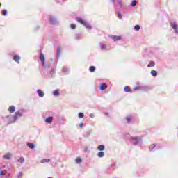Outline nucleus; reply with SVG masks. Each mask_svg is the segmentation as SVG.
<instances>
[{"mask_svg":"<svg viewBox=\"0 0 178 178\" xmlns=\"http://www.w3.org/2000/svg\"><path fill=\"white\" fill-rule=\"evenodd\" d=\"M24 112V111L23 110H19L18 111H16L15 113V115H13L12 117V119L8 122V124H10V123H15V122H16V120L17 119H19V118H22V116H23Z\"/></svg>","mask_w":178,"mask_h":178,"instance_id":"1","label":"nucleus"},{"mask_svg":"<svg viewBox=\"0 0 178 178\" xmlns=\"http://www.w3.org/2000/svg\"><path fill=\"white\" fill-rule=\"evenodd\" d=\"M76 20L85 26L86 28L88 29V30H91L92 27L90 26V24L88 22L83 21V19L80 17H76Z\"/></svg>","mask_w":178,"mask_h":178,"instance_id":"2","label":"nucleus"},{"mask_svg":"<svg viewBox=\"0 0 178 178\" xmlns=\"http://www.w3.org/2000/svg\"><path fill=\"white\" fill-rule=\"evenodd\" d=\"M131 140L132 144H134V145H138V144L141 143V138L140 137L131 138Z\"/></svg>","mask_w":178,"mask_h":178,"instance_id":"3","label":"nucleus"},{"mask_svg":"<svg viewBox=\"0 0 178 178\" xmlns=\"http://www.w3.org/2000/svg\"><path fill=\"white\" fill-rule=\"evenodd\" d=\"M40 60H41L42 66H43V67H47L45 66V56L42 53L40 54Z\"/></svg>","mask_w":178,"mask_h":178,"instance_id":"4","label":"nucleus"},{"mask_svg":"<svg viewBox=\"0 0 178 178\" xmlns=\"http://www.w3.org/2000/svg\"><path fill=\"white\" fill-rule=\"evenodd\" d=\"M49 20H50L51 24H55V23H56L58 22L56 18H55V17H54L52 15H50Z\"/></svg>","mask_w":178,"mask_h":178,"instance_id":"5","label":"nucleus"},{"mask_svg":"<svg viewBox=\"0 0 178 178\" xmlns=\"http://www.w3.org/2000/svg\"><path fill=\"white\" fill-rule=\"evenodd\" d=\"M52 120H54V117L52 116L48 117L44 120L45 122L48 124H51V123H52Z\"/></svg>","mask_w":178,"mask_h":178,"instance_id":"6","label":"nucleus"},{"mask_svg":"<svg viewBox=\"0 0 178 178\" xmlns=\"http://www.w3.org/2000/svg\"><path fill=\"white\" fill-rule=\"evenodd\" d=\"M110 38H111V40H113V41H120V40H121V37L120 36H109Z\"/></svg>","mask_w":178,"mask_h":178,"instance_id":"7","label":"nucleus"},{"mask_svg":"<svg viewBox=\"0 0 178 178\" xmlns=\"http://www.w3.org/2000/svg\"><path fill=\"white\" fill-rule=\"evenodd\" d=\"M3 158L8 161L9 159H10V158H12V154L6 153V154L3 155Z\"/></svg>","mask_w":178,"mask_h":178,"instance_id":"8","label":"nucleus"},{"mask_svg":"<svg viewBox=\"0 0 178 178\" xmlns=\"http://www.w3.org/2000/svg\"><path fill=\"white\" fill-rule=\"evenodd\" d=\"M37 94H38L39 97H41L42 98L44 97V92H42V90L38 89L37 90Z\"/></svg>","mask_w":178,"mask_h":178,"instance_id":"9","label":"nucleus"},{"mask_svg":"<svg viewBox=\"0 0 178 178\" xmlns=\"http://www.w3.org/2000/svg\"><path fill=\"white\" fill-rule=\"evenodd\" d=\"M8 111L10 113H13V112L16 111V108L15 107V106H11L10 107H9Z\"/></svg>","mask_w":178,"mask_h":178,"instance_id":"10","label":"nucleus"},{"mask_svg":"<svg viewBox=\"0 0 178 178\" xmlns=\"http://www.w3.org/2000/svg\"><path fill=\"white\" fill-rule=\"evenodd\" d=\"M27 146L31 149H34L35 148V145L31 143H28Z\"/></svg>","mask_w":178,"mask_h":178,"instance_id":"11","label":"nucleus"},{"mask_svg":"<svg viewBox=\"0 0 178 178\" xmlns=\"http://www.w3.org/2000/svg\"><path fill=\"white\" fill-rule=\"evenodd\" d=\"M13 60H15V62H17L19 63V61L20 60V57L17 55H15L13 57Z\"/></svg>","mask_w":178,"mask_h":178,"instance_id":"12","label":"nucleus"},{"mask_svg":"<svg viewBox=\"0 0 178 178\" xmlns=\"http://www.w3.org/2000/svg\"><path fill=\"white\" fill-rule=\"evenodd\" d=\"M106 88H107V86H106V84H105V83H102L100 86V90L102 91H104V90H106Z\"/></svg>","mask_w":178,"mask_h":178,"instance_id":"13","label":"nucleus"},{"mask_svg":"<svg viewBox=\"0 0 178 178\" xmlns=\"http://www.w3.org/2000/svg\"><path fill=\"white\" fill-rule=\"evenodd\" d=\"M97 149L99 151H105V146L104 145H99Z\"/></svg>","mask_w":178,"mask_h":178,"instance_id":"14","label":"nucleus"},{"mask_svg":"<svg viewBox=\"0 0 178 178\" xmlns=\"http://www.w3.org/2000/svg\"><path fill=\"white\" fill-rule=\"evenodd\" d=\"M97 156L99 158H104V156H105V153L104 152H99L98 154H97Z\"/></svg>","mask_w":178,"mask_h":178,"instance_id":"15","label":"nucleus"},{"mask_svg":"<svg viewBox=\"0 0 178 178\" xmlns=\"http://www.w3.org/2000/svg\"><path fill=\"white\" fill-rule=\"evenodd\" d=\"M150 73L153 77H156V76H158V72L155 70H152Z\"/></svg>","mask_w":178,"mask_h":178,"instance_id":"16","label":"nucleus"},{"mask_svg":"<svg viewBox=\"0 0 178 178\" xmlns=\"http://www.w3.org/2000/svg\"><path fill=\"white\" fill-rule=\"evenodd\" d=\"M117 3L120 8L123 7V1H122V0H118Z\"/></svg>","mask_w":178,"mask_h":178,"instance_id":"17","label":"nucleus"},{"mask_svg":"<svg viewBox=\"0 0 178 178\" xmlns=\"http://www.w3.org/2000/svg\"><path fill=\"white\" fill-rule=\"evenodd\" d=\"M154 66H155V62L150 61V63L147 65V67H154Z\"/></svg>","mask_w":178,"mask_h":178,"instance_id":"18","label":"nucleus"},{"mask_svg":"<svg viewBox=\"0 0 178 178\" xmlns=\"http://www.w3.org/2000/svg\"><path fill=\"white\" fill-rule=\"evenodd\" d=\"M124 91H125V92H131V90H130V88L129 86H125L124 88Z\"/></svg>","mask_w":178,"mask_h":178,"instance_id":"19","label":"nucleus"},{"mask_svg":"<svg viewBox=\"0 0 178 178\" xmlns=\"http://www.w3.org/2000/svg\"><path fill=\"white\" fill-rule=\"evenodd\" d=\"M53 94H54V97H59V95H60L59 90H54L53 92Z\"/></svg>","mask_w":178,"mask_h":178,"instance_id":"20","label":"nucleus"},{"mask_svg":"<svg viewBox=\"0 0 178 178\" xmlns=\"http://www.w3.org/2000/svg\"><path fill=\"white\" fill-rule=\"evenodd\" d=\"M49 159H42V160H41V163H48V162H49Z\"/></svg>","mask_w":178,"mask_h":178,"instance_id":"21","label":"nucleus"},{"mask_svg":"<svg viewBox=\"0 0 178 178\" xmlns=\"http://www.w3.org/2000/svg\"><path fill=\"white\" fill-rule=\"evenodd\" d=\"M126 120H127V123H130L131 122V116H130V115L127 116Z\"/></svg>","mask_w":178,"mask_h":178,"instance_id":"22","label":"nucleus"},{"mask_svg":"<svg viewBox=\"0 0 178 178\" xmlns=\"http://www.w3.org/2000/svg\"><path fill=\"white\" fill-rule=\"evenodd\" d=\"M137 6V1H136L135 0L133 1L131 3V6H132V8H134L135 6Z\"/></svg>","mask_w":178,"mask_h":178,"instance_id":"23","label":"nucleus"},{"mask_svg":"<svg viewBox=\"0 0 178 178\" xmlns=\"http://www.w3.org/2000/svg\"><path fill=\"white\" fill-rule=\"evenodd\" d=\"M90 72H91L92 73L95 72V67L94 66H90L89 68Z\"/></svg>","mask_w":178,"mask_h":178,"instance_id":"24","label":"nucleus"},{"mask_svg":"<svg viewBox=\"0 0 178 178\" xmlns=\"http://www.w3.org/2000/svg\"><path fill=\"white\" fill-rule=\"evenodd\" d=\"M75 40H81V35L80 34L75 35Z\"/></svg>","mask_w":178,"mask_h":178,"instance_id":"25","label":"nucleus"},{"mask_svg":"<svg viewBox=\"0 0 178 178\" xmlns=\"http://www.w3.org/2000/svg\"><path fill=\"white\" fill-rule=\"evenodd\" d=\"M62 72L63 73H67V72H69V69H67V67H63Z\"/></svg>","mask_w":178,"mask_h":178,"instance_id":"26","label":"nucleus"},{"mask_svg":"<svg viewBox=\"0 0 178 178\" xmlns=\"http://www.w3.org/2000/svg\"><path fill=\"white\" fill-rule=\"evenodd\" d=\"M18 162H19V163H23L24 162V158L21 157L18 159Z\"/></svg>","mask_w":178,"mask_h":178,"instance_id":"27","label":"nucleus"},{"mask_svg":"<svg viewBox=\"0 0 178 178\" xmlns=\"http://www.w3.org/2000/svg\"><path fill=\"white\" fill-rule=\"evenodd\" d=\"M76 163H81V159L80 157L76 159Z\"/></svg>","mask_w":178,"mask_h":178,"instance_id":"28","label":"nucleus"},{"mask_svg":"<svg viewBox=\"0 0 178 178\" xmlns=\"http://www.w3.org/2000/svg\"><path fill=\"white\" fill-rule=\"evenodd\" d=\"M2 15H3V16H6L8 15V10H2Z\"/></svg>","mask_w":178,"mask_h":178,"instance_id":"29","label":"nucleus"},{"mask_svg":"<svg viewBox=\"0 0 178 178\" xmlns=\"http://www.w3.org/2000/svg\"><path fill=\"white\" fill-rule=\"evenodd\" d=\"M78 116H79V118H80V119H83V118H84V113H79L78 114Z\"/></svg>","mask_w":178,"mask_h":178,"instance_id":"30","label":"nucleus"},{"mask_svg":"<svg viewBox=\"0 0 178 178\" xmlns=\"http://www.w3.org/2000/svg\"><path fill=\"white\" fill-rule=\"evenodd\" d=\"M57 56H60V47L57 49Z\"/></svg>","mask_w":178,"mask_h":178,"instance_id":"31","label":"nucleus"},{"mask_svg":"<svg viewBox=\"0 0 178 178\" xmlns=\"http://www.w3.org/2000/svg\"><path fill=\"white\" fill-rule=\"evenodd\" d=\"M156 147V145H152V146H150L149 147V151H153L154 148H155Z\"/></svg>","mask_w":178,"mask_h":178,"instance_id":"32","label":"nucleus"},{"mask_svg":"<svg viewBox=\"0 0 178 178\" xmlns=\"http://www.w3.org/2000/svg\"><path fill=\"white\" fill-rule=\"evenodd\" d=\"M134 30H136V31H138V30H140V25H136L134 26Z\"/></svg>","mask_w":178,"mask_h":178,"instance_id":"33","label":"nucleus"},{"mask_svg":"<svg viewBox=\"0 0 178 178\" xmlns=\"http://www.w3.org/2000/svg\"><path fill=\"white\" fill-rule=\"evenodd\" d=\"M101 49H106V44H101Z\"/></svg>","mask_w":178,"mask_h":178,"instance_id":"34","label":"nucleus"},{"mask_svg":"<svg viewBox=\"0 0 178 178\" xmlns=\"http://www.w3.org/2000/svg\"><path fill=\"white\" fill-rule=\"evenodd\" d=\"M118 17L120 19H123V15H122V13H118Z\"/></svg>","mask_w":178,"mask_h":178,"instance_id":"35","label":"nucleus"},{"mask_svg":"<svg viewBox=\"0 0 178 178\" xmlns=\"http://www.w3.org/2000/svg\"><path fill=\"white\" fill-rule=\"evenodd\" d=\"M71 29H72L73 30H74V29H76V25L74 24H72L70 26Z\"/></svg>","mask_w":178,"mask_h":178,"instance_id":"36","label":"nucleus"},{"mask_svg":"<svg viewBox=\"0 0 178 178\" xmlns=\"http://www.w3.org/2000/svg\"><path fill=\"white\" fill-rule=\"evenodd\" d=\"M95 116V115H94V113H91L90 115H89V117L91 118L92 119L94 118Z\"/></svg>","mask_w":178,"mask_h":178,"instance_id":"37","label":"nucleus"},{"mask_svg":"<svg viewBox=\"0 0 178 178\" xmlns=\"http://www.w3.org/2000/svg\"><path fill=\"white\" fill-rule=\"evenodd\" d=\"M50 74H51V76L55 74V70H51V71L50 72Z\"/></svg>","mask_w":178,"mask_h":178,"instance_id":"38","label":"nucleus"},{"mask_svg":"<svg viewBox=\"0 0 178 178\" xmlns=\"http://www.w3.org/2000/svg\"><path fill=\"white\" fill-rule=\"evenodd\" d=\"M83 126H84V123L79 124L80 129H81V127H83Z\"/></svg>","mask_w":178,"mask_h":178,"instance_id":"39","label":"nucleus"},{"mask_svg":"<svg viewBox=\"0 0 178 178\" xmlns=\"http://www.w3.org/2000/svg\"><path fill=\"white\" fill-rule=\"evenodd\" d=\"M134 91H137V90H140V88H138V87H135V88H134Z\"/></svg>","mask_w":178,"mask_h":178,"instance_id":"40","label":"nucleus"},{"mask_svg":"<svg viewBox=\"0 0 178 178\" xmlns=\"http://www.w3.org/2000/svg\"><path fill=\"white\" fill-rule=\"evenodd\" d=\"M22 172H19V174H18V177L20 178V177H22Z\"/></svg>","mask_w":178,"mask_h":178,"instance_id":"41","label":"nucleus"},{"mask_svg":"<svg viewBox=\"0 0 178 178\" xmlns=\"http://www.w3.org/2000/svg\"><path fill=\"white\" fill-rule=\"evenodd\" d=\"M0 175H1V176H3V171H0Z\"/></svg>","mask_w":178,"mask_h":178,"instance_id":"42","label":"nucleus"},{"mask_svg":"<svg viewBox=\"0 0 178 178\" xmlns=\"http://www.w3.org/2000/svg\"><path fill=\"white\" fill-rule=\"evenodd\" d=\"M7 118H8V119H10V116H8Z\"/></svg>","mask_w":178,"mask_h":178,"instance_id":"43","label":"nucleus"},{"mask_svg":"<svg viewBox=\"0 0 178 178\" xmlns=\"http://www.w3.org/2000/svg\"><path fill=\"white\" fill-rule=\"evenodd\" d=\"M87 149H88V147H86V149H85V151H87Z\"/></svg>","mask_w":178,"mask_h":178,"instance_id":"44","label":"nucleus"},{"mask_svg":"<svg viewBox=\"0 0 178 178\" xmlns=\"http://www.w3.org/2000/svg\"><path fill=\"white\" fill-rule=\"evenodd\" d=\"M112 1V2H115V0H111Z\"/></svg>","mask_w":178,"mask_h":178,"instance_id":"45","label":"nucleus"},{"mask_svg":"<svg viewBox=\"0 0 178 178\" xmlns=\"http://www.w3.org/2000/svg\"><path fill=\"white\" fill-rule=\"evenodd\" d=\"M48 178H52V177H48Z\"/></svg>","mask_w":178,"mask_h":178,"instance_id":"46","label":"nucleus"}]
</instances>
